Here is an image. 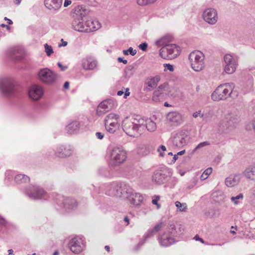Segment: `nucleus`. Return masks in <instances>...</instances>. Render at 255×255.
Returning <instances> with one entry per match:
<instances>
[{
    "mask_svg": "<svg viewBox=\"0 0 255 255\" xmlns=\"http://www.w3.org/2000/svg\"><path fill=\"white\" fill-rule=\"evenodd\" d=\"M143 120L136 118H126L122 122V127L125 133L130 136L137 137L143 133Z\"/></svg>",
    "mask_w": 255,
    "mask_h": 255,
    "instance_id": "3",
    "label": "nucleus"
},
{
    "mask_svg": "<svg viewBox=\"0 0 255 255\" xmlns=\"http://www.w3.org/2000/svg\"><path fill=\"white\" fill-rule=\"evenodd\" d=\"M148 44L146 42H143L138 45L139 48L143 51H145L147 50Z\"/></svg>",
    "mask_w": 255,
    "mask_h": 255,
    "instance_id": "47",
    "label": "nucleus"
},
{
    "mask_svg": "<svg viewBox=\"0 0 255 255\" xmlns=\"http://www.w3.org/2000/svg\"><path fill=\"white\" fill-rule=\"evenodd\" d=\"M204 55L199 51L192 52L189 55V60L192 68L195 71H200L204 67Z\"/></svg>",
    "mask_w": 255,
    "mask_h": 255,
    "instance_id": "6",
    "label": "nucleus"
},
{
    "mask_svg": "<svg viewBox=\"0 0 255 255\" xmlns=\"http://www.w3.org/2000/svg\"><path fill=\"white\" fill-rule=\"evenodd\" d=\"M200 113H201V111H199L198 112H196L195 113H194L193 114V117L194 118H197L199 115H200Z\"/></svg>",
    "mask_w": 255,
    "mask_h": 255,
    "instance_id": "58",
    "label": "nucleus"
},
{
    "mask_svg": "<svg viewBox=\"0 0 255 255\" xmlns=\"http://www.w3.org/2000/svg\"><path fill=\"white\" fill-rule=\"evenodd\" d=\"M98 172H99V173L101 175H104L105 176H107L108 175L107 172L104 169H103V168L99 169L98 170Z\"/></svg>",
    "mask_w": 255,
    "mask_h": 255,
    "instance_id": "51",
    "label": "nucleus"
},
{
    "mask_svg": "<svg viewBox=\"0 0 255 255\" xmlns=\"http://www.w3.org/2000/svg\"><path fill=\"white\" fill-rule=\"evenodd\" d=\"M127 199L131 204L137 206L139 205L142 202L143 198L139 193H134L132 189L131 193H130Z\"/></svg>",
    "mask_w": 255,
    "mask_h": 255,
    "instance_id": "22",
    "label": "nucleus"
},
{
    "mask_svg": "<svg viewBox=\"0 0 255 255\" xmlns=\"http://www.w3.org/2000/svg\"><path fill=\"white\" fill-rule=\"evenodd\" d=\"M4 19V20H7V23L8 24L10 25V24H12L13 22H12V20L11 19H8V18H7L6 17H5Z\"/></svg>",
    "mask_w": 255,
    "mask_h": 255,
    "instance_id": "61",
    "label": "nucleus"
},
{
    "mask_svg": "<svg viewBox=\"0 0 255 255\" xmlns=\"http://www.w3.org/2000/svg\"><path fill=\"white\" fill-rule=\"evenodd\" d=\"M239 118L237 116L230 114H228L224 121L227 128L234 127L239 122Z\"/></svg>",
    "mask_w": 255,
    "mask_h": 255,
    "instance_id": "23",
    "label": "nucleus"
},
{
    "mask_svg": "<svg viewBox=\"0 0 255 255\" xmlns=\"http://www.w3.org/2000/svg\"><path fill=\"white\" fill-rule=\"evenodd\" d=\"M119 125V123H117L107 125V126H105V127L107 131L110 133H114L118 128Z\"/></svg>",
    "mask_w": 255,
    "mask_h": 255,
    "instance_id": "33",
    "label": "nucleus"
},
{
    "mask_svg": "<svg viewBox=\"0 0 255 255\" xmlns=\"http://www.w3.org/2000/svg\"><path fill=\"white\" fill-rule=\"evenodd\" d=\"M79 123L77 121H73L69 124L66 128V129L70 134L76 132L79 128Z\"/></svg>",
    "mask_w": 255,
    "mask_h": 255,
    "instance_id": "29",
    "label": "nucleus"
},
{
    "mask_svg": "<svg viewBox=\"0 0 255 255\" xmlns=\"http://www.w3.org/2000/svg\"><path fill=\"white\" fill-rule=\"evenodd\" d=\"M72 152L73 149L70 145H62L56 148L55 154L59 157L65 158L70 156L72 154Z\"/></svg>",
    "mask_w": 255,
    "mask_h": 255,
    "instance_id": "16",
    "label": "nucleus"
},
{
    "mask_svg": "<svg viewBox=\"0 0 255 255\" xmlns=\"http://www.w3.org/2000/svg\"><path fill=\"white\" fill-rule=\"evenodd\" d=\"M171 175V172L169 168L157 170L152 175V180L157 184H163L168 180Z\"/></svg>",
    "mask_w": 255,
    "mask_h": 255,
    "instance_id": "10",
    "label": "nucleus"
},
{
    "mask_svg": "<svg viewBox=\"0 0 255 255\" xmlns=\"http://www.w3.org/2000/svg\"><path fill=\"white\" fill-rule=\"evenodd\" d=\"M29 180L30 178L28 176L22 174H17L14 177L15 182L18 184L26 183Z\"/></svg>",
    "mask_w": 255,
    "mask_h": 255,
    "instance_id": "31",
    "label": "nucleus"
},
{
    "mask_svg": "<svg viewBox=\"0 0 255 255\" xmlns=\"http://www.w3.org/2000/svg\"><path fill=\"white\" fill-rule=\"evenodd\" d=\"M97 65V61L93 57H86L82 60V67L86 70H92Z\"/></svg>",
    "mask_w": 255,
    "mask_h": 255,
    "instance_id": "20",
    "label": "nucleus"
},
{
    "mask_svg": "<svg viewBox=\"0 0 255 255\" xmlns=\"http://www.w3.org/2000/svg\"><path fill=\"white\" fill-rule=\"evenodd\" d=\"M160 199V196L158 195H154L153 197L152 200V203L153 205H155L156 206V207L157 209H160L161 207V205L158 203V201Z\"/></svg>",
    "mask_w": 255,
    "mask_h": 255,
    "instance_id": "42",
    "label": "nucleus"
},
{
    "mask_svg": "<svg viewBox=\"0 0 255 255\" xmlns=\"http://www.w3.org/2000/svg\"><path fill=\"white\" fill-rule=\"evenodd\" d=\"M178 159V155L176 154H175L173 157V159L172 160V161L174 163Z\"/></svg>",
    "mask_w": 255,
    "mask_h": 255,
    "instance_id": "62",
    "label": "nucleus"
},
{
    "mask_svg": "<svg viewBox=\"0 0 255 255\" xmlns=\"http://www.w3.org/2000/svg\"><path fill=\"white\" fill-rule=\"evenodd\" d=\"M160 80V77L158 75L147 79L145 82V84L147 85V89L150 91L152 89L155 88Z\"/></svg>",
    "mask_w": 255,
    "mask_h": 255,
    "instance_id": "26",
    "label": "nucleus"
},
{
    "mask_svg": "<svg viewBox=\"0 0 255 255\" xmlns=\"http://www.w3.org/2000/svg\"><path fill=\"white\" fill-rule=\"evenodd\" d=\"M43 94L42 88L38 85H32L28 91L29 98L33 101L39 100Z\"/></svg>",
    "mask_w": 255,
    "mask_h": 255,
    "instance_id": "14",
    "label": "nucleus"
},
{
    "mask_svg": "<svg viewBox=\"0 0 255 255\" xmlns=\"http://www.w3.org/2000/svg\"><path fill=\"white\" fill-rule=\"evenodd\" d=\"M45 48V52L48 56H51V55L54 52L51 46L46 43L44 45Z\"/></svg>",
    "mask_w": 255,
    "mask_h": 255,
    "instance_id": "41",
    "label": "nucleus"
},
{
    "mask_svg": "<svg viewBox=\"0 0 255 255\" xmlns=\"http://www.w3.org/2000/svg\"><path fill=\"white\" fill-rule=\"evenodd\" d=\"M241 179V175L239 174H236L234 175H231L225 179V184L228 187H232L237 185Z\"/></svg>",
    "mask_w": 255,
    "mask_h": 255,
    "instance_id": "25",
    "label": "nucleus"
},
{
    "mask_svg": "<svg viewBox=\"0 0 255 255\" xmlns=\"http://www.w3.org/2000/svg\"><path fill=\"white\" fill-rule=\"evenodd\" d=\"M156 0H137V3L140 5L148 4L154 2Z\"/></svg>",
    "mask_w": 255,
    "mask_h": 255,
    "instance_id": "43",
    "label": "nucleus"
},
{
    "mask_svg": "<svg viewBox=\"0 0 255 255\" xmlns=\"http://www.w3.org/2000/svg\"><path fill=\"white\" fill-rule=\"evenodd\" d=\"M212 168L211 167H209L206 169L204 172L200 176V179L201 180H204L207 179L208 176L212 173Z\"/></svg>",
    "mask_w": 255,
    "mask_h": 255,
    "instance_id": "38",
    "label": "nucleus"
},
{
    "mask_svg": "<svg viewBox=\"0 0 255 255\" xmlns=\"http://www.w3.org/2000/svg\"><path fill=\"white\" fill-rule=\"evenodd\" d=\"M8 54L12 59L19 60L23 57V49L19 46L14 47L9 50Z\"/></svg>",
    "mask_w": 255,
    "mask_h": 255,
    "instance_id": "17",
    "label": "nucleus"
},
{
    "mask_svg": "<svg viewBox=\"0 0 255 255\" xmlns=\"http://www.w3.org/2000/svg\"><path fill=\"white\" fill-rule=\"evenodd\" d=\"M96 135L97 137L100 139H102L104 137V134L101 132H97Z\"/></svg>",
    "mask_w": 255,
    "mask_h": 255,
    "instance_id": "53",
    "label": "nucleus"
},
{
    "mask_svg": "<svg viewBox=\"0 0 255 255\" xmlns=\"http://www.w3.org/2000/svg\"><path fill=\"white\" fill-rule=\"evenodd\" d=\"M145 126L147 130L150 132H153L156 129V124L150 120H148L146 121Z\"/></svg>",
    "mask_w": 255,
    "mask_h": 255,
    "instance_id": "32",
    "label": "nucleus"
},
{
    "mask_svg": "<svg viewBox=\"0 0 255 255\" xmlns=\"http://www.w3.org/2000/svg\"><path fill=\"white\" fill-rule=\"evenodd\" d=\"M28 197L33 199H40L45 197L46 192L41 187L34 185L26 189Z\"/></svg>",
    "mask_w": 255,
    "mask_h": 255,
    "instance_id": "11",
    "label": "nucleus"
},
{
    "mask_svg": "<svg viewBox=\"0 0 255 255\" xmlns=\"http://www.w3.org/2000/svg\"><path fill=\"white\" fill-rule=\"evenodd\" d=\"M168 84L164 83L163 84L160 85L158 89L155 90L153 94L152 100L155 102H158L159 101V98H163L164 96V91H166V89L167 88Z\"/></svg>",
    "mask_w": 255,
    "mask_h": 255,
    "instance_id": "18",
    "label": "nucleus"
},
{
    "mask_svg": "<svg viewBox=\"0 0 255 255\" xmlns=\"http://www.w3.org/2000/svg\"><path fill=\"white\" fill-rule=\"evenodd\" d=\"M243 194L242 193H240L235 197H232L231 199L233 202H234L235 204L237 205L238 204V200L243 199Z\"/></svg>",
    "mask_w": 255,
    "mask_h": 255,
    "instance_id": "44",
    "label": "nucleus"
},
{
    "mask_svg": "<svg viewBox=\"0 0 255 255\" xmlns=\"http://www.w3.org/2000/svg\"><path fill=\"white\" fill-rule=\"evenodd\" d=\"M245 174L247 178L255 180V166L253 165L249 166L245 170Z\"/></svg>",
    "mask_w": 255,
    "mask_h": 255,
    "instance_id": "30",
    "label": "nucleus"
},
{
    "mask_svg": "<svg viewBox=\"0 0 255 255\" xmlns=\"http://www.w3.org/2000/svg\"><path fill=\"white\" fill-rule=\"evenodd\" d=\"M226 64H236L234 59L230 54H226L224 57Z\"/></svg>",
    "mask_w": 255,
    "mask_h": 255,
    "instance_id": "39",
    "label": "nucleus"
},
{
    "mask_svg": "<svg viewBox=\"0 0 255 255\" xmlns=\"http://www.w3.org/2000/svg\"><path fill=\"white\" fill-rule=\"evenodd\" d=\"M167 120L172 123L179 124L181 121V116L178 113L176 112H172L169 113L167 115Z\"/></svg>",
    "mask_w": 255,
    "mask_h": 255,
    "instance_id": "27",
    "label": "nucleus"
},
{
    "mask_svg": "<svg viewBox=\"0 0 255 255\" xmlns=\"http://www.w3.org/2000/svg\"><path fill=\"white\" fill-rule=\"evenodd\" d=\"M69 87V83L68 82H65L64 84L63 87L64 89H68Z\"/></svg>",
    "mask_w": 255,
    "mask_h": 255,
    "instance_id": "59",
    "label": "nucleus"
},
{
    "mask_svg": "<svg viewBox=\"0 0 255 255\" xmlns=\"http://www.w3.org/2000/svg\"><path fill=\"white\" fill-rule=\"evenodd\" d=\"M160 150L162 151H165L166 150V148L164 145H160L157 149V151L159 152V155L161 157L164 156V154L160 152Z\"/></svg>",
    "mask_w": 255,
    "mask_h": 255,
    "instance_id": "49",
    "label": "nucleus"
},
{
    "mask_svg": "<svg viewBox=\"0 0 255 255\" xmlns=\"http://www.w3.org/2000/svg\"><path fill=\"white\" fill-rule=\"evenodd\" d=\"M229 86V84H226L218 86L212 94V99L215 101H219L226 100L229 96H231L232 91L230 92Z\"/></svg>",
    "mask_w": 255,
    "mask_h": 255,
    "instance_id": "8",
    "label": "nucleus"
},
{
    "mask_svg": "<svg viewBox=\"0 0 255 255\" xmlns=\"http://www.w3.org/2000/svg\"><path fill=\"white\" fill-rule=\"evenodd\" d=\"M71 3V1L70 0H65L64 3V6L67 7L68 5H69Z\"/></svg>",
    "mask_w": 255,
    "mask_h": 255,
    "instance_id": "56",
    "label": "nucleus"
},
{
    "mask_svg": "<svg viewBox=\"0 0 255 255\" xmlns=\"http://www.w3.org/2000/svg\"><path fill=\"white\" fill-rule=\"evenodd\" d=\"M61 42H62V43H61V44H59L58 45V46H59V47H61V46H67V44H68L67 42H66V41H64V40H63V39H61Z\"/></svg>",
    "mask_w": 255,
    "mask_h": 255,
    "instance_id": "55",
    "label": "nucleus"
},
{
    "mask_svg": "<svg viewBox=\"0 0 255 255\" xmlns=\"http://www.w3.org/2000/svg\"><path fill=\"white\" fill-rule=\"evenodd\" d=\"M63 205L66 210H71L76 208L78 203L74 198L66 197L63 200Z\"/></svg>",
    "mask_w": 255,
    "mask_h": 255,
    "instance_id": "24",
    "label": "nucleus"
},
{
    "mask_svg": "<svg viewBox=\"0 0 255 255\" xmlns=\"http://www.w3.org/2000/svg\"><path fill=\"white\" fill-rule=\"evenodd\" d=\"M175 204L177 209L180 211H186L187 209L186 203L182 204L179 201H176Z\"/></svg>",
    "mask_w": 255,
    "mask_h": 255,
    "instance_id": "40",
    "label": "nucleus"
},
{
    "mask_svg": "<svg viewBox=\"0 0 255 255\" xmlns=\"http://www.w3.org/2000/svg\"><path fill=\"white\" fill-rule=\"evenodd\" d=\"M236 64H226L225 71L228 74H232L236 70Z\"/></svg>",
    "mask_w": 255,
    "mask_h": 255,
    "instance_id": "35",
    "label": "nucleus"
},
{
    "mask_svg": "<svg viewBox=\"0 0 255 255\" xmlns=\"http://www.w3.org/2000/svg\"><path fill=\"white\" fill-rule=\"evenodd\" d=\"M133 65H129L125 69L124 76L126 78H130L133 74Z\"/></svg>",
    "mask_w": 255,
    "mask_h": 255,
    "instance_id": "34",
    "label": "nucleus"
},
{
    "mask_svg": "<svg viewBox=\"0 0 255 255\" xmlns=\"http://www.w3.org/2000/svg\"><path fill=\"white\" fill-rule=\"evenodd\" d=\"M162 224V223H160L156 225L153 229L148 231V236L151 237L157 233L161 229Z\"/></svg>",
    "mask_w": 255,
    "mask_h": 255,
    "instance_id": "36",
    "label": "nucleus"
},
{
    "mask_svg": "<svg viewBox=\"0 0 255 255\" xmlns=\"http://www.w3.org/2000/svg\"><path fill=\"white\" fill-rule=\"evenodd\" d=\"M169 229L170 230L169 233L170 235L174 236L175 234L177 233L176 231V226L174 224H170L169 227Z\"/></svg>",
    "mask_w": 255,
    "mask_h": 255,
    "instance_id": "46",
    "label": "nucleus"
},
{
    "mask_svg": "<svg viewBox=\"0 0 255 255\" xmlns=\"http://www.w3.org/2000/svg\"><path fill=\"white\" fill-rule=\"evenodd\" d=\"M124 221L127 223V225L129 224V219L128 216H125L124 218Z\"/></svg>",
    "mask_w": 255,
    "mask_h": 255,
    "instance_id": "60",
    "label": "nucleus"
},
{
    "mask_svg": "<svg viewBox=\"0 0 255 255\" xmlns=\"http://www.w3.org/2000/svg\"><path fill=\"white\" fill-rule=\"evenodd\" d=\"M129 89L128 88L126 89V91L124 94V98H127L128 96L130 94V93L128 92Z\"/></svg>",
    "mask_w": 255,
    "mask_h": 255,
    "instance_id": "57",
    "label": "nucleus"
},
{
    "mask_svg": "<svg viewBox=\"0 0 255 255\" xmlns=\"http://www.w3.org/2000/svg\"><path fill=\"white\" fill-rule=\"evenodd\" d=\"M165 70H169L170 72L174 71L173 66L170 64H164L163 65Z\"/></svg>",
    "mask_w": 255,
    "mask_h": 255,
    "instance_id": "48",
    "label": "nucleus"
},
{
    "mask_svg": "<svg viewBox=\"0 0 255 255\" xmlns=\"http://www.w3.org/2000/svg\"><path fill=\"white\" fill-rule=\"evenodd\" d=\"M170 37L166 36L157 40L155 42L157 46H162L159 50V55L164 58L173 59L180 54V48L176 44H168Z\"/></svg>",
    "mask_w": 255,
    "mask_h": 255,
    "instance_id": "2",
    "label": "nucleus"
},
{
    "mask_svg": "<svg viewBox=\"0 0 255 255\" xmlns=\"http://www.w3.org/2000/svg\"><path fill=\"white\" fill-rule=\"evenodd\" d=\"M185 152V150H181L179 152H178L177 154L178 155H182L183 154H184Z\"/></svg>",
    "mask_w": 255,
    "mask_h": 255,
    "instance_id": "64",
    "label": "nucleus"
},
{
    "mask_svg": "<svg viewBox=\"0 0 255 255\" xmlns=\"http://www.w3.org/2000/svg\"><path fill=\"white\" fill-rule=\"evenodd\" d=\"M83 240L79 237L72 239L69 243L70 250L74 254H77L83 250Z\"/></svg>",
    "mask_w": 255,
    "mask_h": 255,
    "instance_id": "15",
    "label": "nucleus"
},
{
    "mask_svg": "<svg viewBox=\"0 0 255 255\" xmlns=\"http://www.w3.org/2000/svg\"><path fill=\"white\" fill-rule=\"evenodd\" d=\"M160 245L163 247H169L175 243L174 238L171 237L170 235L163 234L158 238Z\"/></svg>",
    "mask_w": 255,
    "mask_h": 255,
    "instance_id": "19",
    "label": "nucleus"
},
{
    "mask_svg": "<svg viewBox=\"0 0 255 255\" xmlns=\"http://www.w3.org/2000/svg\"><path fill=\"white\" fill-rule=\"evenodd\" d=\"M113 107V101L110 99L102 101L98 106L96 114L100 116L111 110Z\"/></svg>",
    "mask_w": 255,
    "mask_h": 255,
    "instance_id": "13",
    "label": "nucleus"
},
{
    "mask_svg": "<svg viewBox=\"0 0 255 255\" xmlns=\"http://www.w3.org/2000/svg\"><path fill=\"white\" fill-rule=\"evenodd\" d=\"M88 13V11L81 6L75 7L73 15L74 20L72 23V27L75 30L88 33L99 28V26L97 27L94 26V21H86L85 24L83 23V21L86 19Z\"/></svg>",
    "mask_w": 255,
    "mask_h": 255,
    "instance_id": "1",
    "label": "nucleus"
},
{
    "mask_svg": "<svg viewBox=\"0 0 255 255\" xmlns=\"http://www.w3.org/2000/svg\"><path fill=\"white\" fill-rule=\"evenodd\" d=\"M112 195L119 198H127L132 191V188L124 182L113 185Z\"/></svg>",
    "mask_w": 255,
    "mask_h": 255,
    "instance_id": "7",
    "label": "nucleus"
},
{
    "mask_svg": "<svg viewBox=\"0 0 255 255\" xmlns=\"http://www.w3.org/2000/svg\"><path fill=\"white\" fill-rule=\"evenodd\" d=\"M128 54L129 53L132 56L135 55L137 52L135 49L133 50V49L131 47H130L128 49Z\"/></svg>",
    "mask_w": 255,
    "mask_h": 255,
    "instance_id": "50",
    "label": "nucleus"
},
{
    "mask_svg": "<svg viewBox=\"0 0 255 255\" xmlns=\"http://www.w3.org/2000/svg\"><path fill=\"white\" fill-rule=\"evenodd\" d=\"M209 145H210V143L208 141L201 142L197 145L196 148L193 150V152H194L197 149Z\"/></svg>",
    "mask_w": 255,
    "mask_h": 255,
    "instance_id": "45",
    "label": "nucleus"
},
{
    "mask_svg": "<svg viewBox=\"0 0 255 255\" xmlns=\"http://www.w3.org/2000/svg\"><path fill=\"white\" fill-rule=\"evenodd\" d=\"M118 61L120 63H123L124 64H126L128 63V61L127 60L124 59L122 57H118Z\"/></svg>",
    "mask_w": 255,
    "mask_h": 255,
    "instance_id": "54",
    "label": "nucleus"
},
{
    "mask_svg": "<svg viewBox=\"0 0 255 255\" xmlns=\"http://www.w3.org/2000/svg\"><path fill=\"white\" fill-rule=\"evenodd\" d=\"M203 18L209 24H215L218 21L217 10L213 8H208L205 9L203 13Z\"/></svg>",
    "mask_w": 255,
    "mask_h": 255,
    "instance_id": "12",
    "label": "nucleus"
},
{
    "mask_svg": "<svg viewBox=\"0 0 255 255\" xmlns=\"http://www.w3.org/2000/svg\"><path fill=\"white\" fill-rule=\"evenodd\" d=\"M58 66L60 68L61 70L62 71H65L66 69H67L68 67L65 66H64L62 65V64L60 62H58L57 63Z\"/></svg>",
    "mask_w": 255,
    "mask_h": 255,
    "instance_id": "52",
    "label": "nucleus"
},
{
    "mask_svg": "<svg viewBox=\"0 0 255 255\" xmlns=\"http://www.w3.org/2000/svg\"><path fill=\"white\" fill-rule=\"evenodd\" d=\"M38 76L42 82L48 85L54 84L58 77L56 73L48 68L41 69L38 73Z\"/></svg>",
    "mask_w": 255,
    "mask_h": 255,
    "instance_id": "9",
    "label": "nucleus"
},
{
    "mask_svg": "<svg viewBox=\"0 0 255 255\" xmlns=\"http://www.w3.org/2000/svg\"><path fill=\"white\" fill-rule=\"evenodd\" d=\"M127 158V152L122 146L114 147L111 151V162L113 165H120L126 160Z\"/></svg>",
    "mask_w": 255,
    "mask_h": 255,
    "instance_id": "5",
    "label": "nucleus"
},
{
    "mask_svg": "<svg viewBox=\"0 0 255 255\" xmlns=\"http://www.w3.org/2000/svg\"><path fill=\"white\" fill-rule=\"evenodd\" d=\"M62 0H45V6L50 10L57 11L61 7Z\"/></svg>",
    "mask_w": 255,
    "mask_h": 255,
    "instance_id": "21",
    "label": "nucleus"
},
{
    "mask_svg": "<svg viewBox=\"0 0 255 255\" xmlns=\"http://www.w3.org/2000/svg\"><path fill=\"white\" fill-rule=\"evenodd\" d=\"M175 143L176 146H183L186 144V140L184 137H177L174 138V143Z\"/></svg>",
    "mask_w": 255,
    "mask_h": 255,
    "instance_id": "37",
    "label": "nucleus"
},
{
    "mask_svg": "<svg viewBox=\"0 0 255 255\" xmlns=\"http://www.w3.org/2000/svg\"><path fill=\"white\" fill-rule=\"evenodd\" d=\"M119 119L120 116L119 115L110 113L106 117L104 120L105 126L119 123Z\"/></svg>",
    "mask_w": 255,
    "mask_h": 255,
    "instance_id": "28",
    "label": "nucleus"
},
{
    "mask_svg": "<svg viewBox=\"0 0 255 255\" xmlns=\"http://www.w3.org/2000/svg\"><path fill=\"white\" fill-rule=\"evenodd\" d=\"M0 91L2 95L6 97H14L18 92L14 81L10 78L0 79Z\"/></svg>",
    "mask_w": 255,
    "mask_h": 255,
    "instance_id": "4",
    "label": "nucleus"
},
{
    "mask_svg": "<svg viewBox=\"0 0 255 255\" xmlns=\"http://www.w3.org/2000/svg\"><path fill=\"white\" fill-rule=\"evenodd\" d=\"M5 220L2 218H0V226L3 225L5 224Z\"/></svg>",
    "mask_w": 255,
    "mask_h": 255,
    "instance_id": "63",
    "label": "nucleus"
}]
</instances>
